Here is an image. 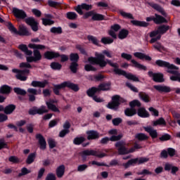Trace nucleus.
I'll use <instances>...</instances> for the list:
<instances>
[{"instance_id": "obj_1", "label": "nucleus", "mask_w": 180, "mask_h": 180, "mask_svg": "<svg viewBox=\"0 0 180 180\" xmlns=\"http://www.w3.org/2000/svg\"><path fill=\"white\" fill-rule=\"evenodd\" d=\"M95 56L96 57H89L87 59L89 64L84 65V70L87 71V72H89V71H96V68L93 65H98L100 68H105L108 64V65L114 68L113 72H115V75H123V77H125L127 79L134 81V82H140V79L136 75L131 73H127L126 71L119 69V65L117 63H113L112 60L109 59L105 60V55L96 53Z\"/></svg>"}, {"instance_id": "obj_2", "label": "nucleus", "mask_w": 180, "mask_h": 180, "mask_svg": "<svg viewBox=\"0 0 180 180\" xmlns=\"http://www.w3.org/2000/svg\"><path fill=\"white\" fill-rule=\"evenodd\" d=\"M153 65H158V67H160L161 68H167V72L168 74H172V76L170 77L171 81L180 82V72L178 71L179 70L178 66L160 59L157 60L155 64H153Z\"/></svg>"}, {"instance_id": "obj_3", "label": "nucleus", "mask_w": 180, "mask_h": 180, "mask_svg": "<svg viewBox=\"0 0 180 180\" xmlns=\"http://www.w3.org/2000/svg\"><path fill=\"white\" fill-rule=\"evenodd\" d=\"M64 88H69V89H72L74 92H78V91H79L78 84H74L70 81H66L59 84H53V92L57 96H60V95H61L60 91L64 89Z\"/></svg>"}, {"instance_id": "obj_4", "label": "nucleus", "mask_w": 180, "mask_h": 180, "mask_svg": "<svg viewBox=\"0 0 180 180\" xmlns=\"http://www.w3.org/2000/svg\"><path fill=\"white\" fill-rule=\"evenodd\" d=\"M6 26L8 27V30L11 32V33L18 34V36H30L32 34L29 32V30H27V27H26L25 25H20L18 30L11 22H6Z\"/></svg>"}, {"instance_id": "obj_5", "label": "nucleus", "mask_w": 180, "mask_h": 180, "mask_svg": "<svg viewBox=\"0 0 180 180\" xmlns=\"http://www.w3.org/2000/svg\"><path fill=\"white\" fill-rule=\"evenodd\" d=\"M120 14L122 18L124 19H132L130 22L134 26H138L139 27H148L150 26V23L146 22V21H140L137 20H134V17L133 16V14L130 13H127L123 11L122 10L120 11Z\"/></svg>"}, {"instance_id": "obj_6", "label": "nucleus", "mask_w": 180, "mask_h": 180, "mask_svg": "<svg viewBox=\"0 0 180 180\" xmlns=\"http://www.w3.org/2000/svg\"><path fill=\"white\" fill-rule=\"evenodd\" d=\"M112 102L108 103L107 108L112 110H117L121 103H126V99L121 98L119 95H115L112 97Z\"/></svg>"}, {"instance_id": "obj_7", "label": "nucleus", "mask_w": 180, "mask_h": 180, "mask_svg": "<svg viewBox=\"0 0 180 180\" xmlns=\"http://www.w3.org/2000/svg\"><path fill=\"white\" fill-rule=\"evenodd\" d=\"M122 58H124V60H127V61H130L132 63V67H134L135 68H138V70H140L141 71H147V66L144 65H141V63H139V62L136 61V60L131 59L133 58V56L131 54L122 53L121 54Z\"/></svg>"}, {"instance_id": "obj_8", "label": "nucleus", "mask_w": 180, "mask_h": 180, "mask_svg": "<svg viewBox=\"0 0 180 180\" xmlns=\"http://www.w3.org/2000/svg\"><path fill=\"white\" fill-rule=\"evenodd\" d=\"M80 155L83 161H86V157H89L90 155H93L94 157H97L98 158H103V157H108V154L106 153L98 154V151L94 150H89V149L82 150L80 153Z\"/></svg>"}, {"instance_id": "obj_9", "label": "nucleus", "mask_w": 180, "mask_h": 180, "mask_svg": "<svg viewBox=\"0 0 180 180\" xmlns=\"http://www.w3.org/2000/svg\"><path fill=\"white\" fill-rule=\"evenodd\" d=\"M154 89L158 91V92H160V94H169V92H172V91H175V93L177 95H180V88H173L171 89V87L165 85H154L153 86Z\"/></svg>"}, {"instance_id": "obj_10", "label": "nucleus", "mask_w": 180, "mask_h": 180, "mask_svg": "<svg viewBox=\"0 0 180 180\" xmlns=\"http://www.w3.org/2000/svg\"><path fill=\"white\" fill-rule=\"evenodd\" d=\"M150 161V159L148 158H136L134 159L129 160L127 163H123V167L124 168L127 169L130 165H136L137 164L138 165H141V164H144L145 162H148Z\"/></svg>"}, {"instance_id": "obj_11", "label": "nucleus", "mask_w": 180, "mask_h": 180, "mask_svg": "<svg viewBox=\"0 0 180 180\" xmlns=\"http://www.w3.org/2000/svg\"><path fill=\"white\" fill-rule=\"evenodd\" d=\"M12 72H14V74H16L15 77L17 79H19V81H27V77L25 75H28V74L30 73V70L28 69H24V70H18V69H13Z\"/></svg>"}, {"instance_id": "obj_12", "label": "nucleus", "mask_w": 180, "mask_h": 180, "mask_svg": "<svg viewBox=\"0 0 180 180\" xmlns=\"http://www.w3.org/2000/svg\"><path fill=\"white\" fill-rule=\"evenodd\" d=\"M115 146L117 148L118 155H126L127 154H130L131 153H134V150L128 149L123 145V142L118 141L115 143Z\"/></svg>"}, {"instance_id": "obj_13", "label": "nucleus", "mask_w": 180, "mask_h": 180, "mask_svg": "<svg viewBox=\"0 0 180 180\" xmlns=\"http://www.w3.org/2000/svg\"><path fill=\"white\" fill-rule=\"evenodd\" d=\"M44 113H49V110H47L45 105H41L39 108L34 106L28 111V114L31 116H34L35 115H44Z\"/></svg>"}, {"instance_id": "obj_14", "label": "nucleus", "mask_w": 180, "mask_h": 180, "mask_svg": "<svg viewBox=\"0 0 180 180\" xmlns=\"http://www.w3.org/2000/svg\"><path fill=\"white\" fill-rule=\"evenodd\" d=\"M148 75L150 78H152L154 82L162 83L165 82L164 79V74L161 72H153V71L148 72Z\"/></svg>"}, {"instance_id": "obj_15", "label": "nucleus", "mask_w": 180, "mask_h": 180, "mask_svg": "<svg viewBox=\"0 0 180 180\" xmlns=\"http://www.w3.org/2000/svg\"><path fill=\"white\" fill-rule=\"evenodd\" d=\"M123 138V134H120L117 136H111L110 137H103L100 140V144H102L103 146H106V144L109 143V141H119L120 140H122Z\"/></svg>"}, {"instance_id": "obj_16", "label": "nucleus", "mask_w": 180, "mask_h": 180, "mask_svg": "<svg viewBox=\"0 0 180 180\" xmlns=\"http://www.w3.org/2000/svg\"><path fill=\"white\" fill-rule=\"evenodd\" d=\"M33 56H34L26 57L27 63H37V61H40V60L42 58L40 51L37 49H34Z\"/></svg>"}, {"instance_id": "obj_17", "label": "nucleus", "mask_w": 180, "mask_h": 180, "mask_svg": "<svg viewBox=\"0 0 180 180\" xmlns=\"http://www.w3.org/2000/svg\"><path fill=\"white\" fill-rule=\"evenodd\" d=\"M25 23L30 26L33 32H37L39 30V22L36 21L34 18L33 17H30L25 19Z\"/></svg>"}, {"instance_id": "obj_18", "label": "nucleus", "mask_w": 180, "mask_h": 180, "mask_svg": "<svg viewBox=\"0 0 180 180\" xmlns=\"http://www.w3.org/2000/svg\"><path fill=\"white\" fill-rule=\"evenodd\" d=\"M92 5L91 4H86V3H83L80 5H78L75 11L79 13V15H84V11H92Z\"/></svg>"}, {"instance_id": "obj_19", "label": "nucleus", "mask_w": 180, "mask_h": 180, "mask_svg": "<svg viewBox=\"0 0 180 180\" xmlns=\"http://www.w3.org/2000/svg\"><path fill=\"white\" fill-rule=\"evenodd\" d=\"M86 134H87V140H99L103 136L96 130L86 131Z\"/></svg>"}, {"instance_id": "obj_20", "label": "nucleus", "mask_w": 180, "mask_h": 180, "mask_svg": "<svg viewBox=\"0 0 180 180\" xmlns=\"http://www.w3.org/2000/svg\"><path fill=\"white\" fill-rule=\"evenodd\" d=\"M13 14L16 19H26V18H27V14H26V12L18 8H13Z\"/></svg>"}, {"instance_id": "obj_21", "label": "nucleus", "mask_w": 180, "mask_h": 180, "mask_svg": "<svg viewBox=\"0 0 180 180\" xmlns=\"http://www.w3.org/2000/svg\"><path fill=\"white\" fill-rule=\"evenodd\" d=\"M35 139L38 140L40 150H46L47 147V142L46 141L44 136H43L41 134H37Z\"/></svg>"}, {"instance_id": "obj_22", "label": "nucleus", "mask_w": 180, "mask_h": 180, "mask_svg": "<svg viewBox=\"0 0 180 180\" xmlns=\"http://www.w3.org/2000/svg\"><path fill=\"white\" fill-rule=\"evenodd\" d=\"M148 5H149V6H151V8H153L160 13H161V15H162L164 18H167V16H168V15L165 13V11L164 10V8H162V7H161V6L153 2H148Z\"/></svg>"}, {"instance_id": "obj_23", "label": "nucleus", "mask_w": 180, "mask_h": 180, "mask_svg": "<svg viewBox=\"0 0 180 180\" xmlns=\"http://www.w3.org/2000/svg\"><path fill=\"white\" fill-rule=\"evenodd\" d=\"M143 129L145 131H146V133H148L149 136L153 140L158 137V132H157L156 129H154L153 127H144Z\"/></svg>"}, {"instance_id": "obj_24", "label": "nucleus", "mask_w": 180, "mask_h": 180, "mask_svg": "<svg viewBox=\"0 0 180 180\" xmlns=\"http://www.w3.org/2000/svg\"><path fill=\"white\" fill-rule=\"evenodd\" d=\"M49 85V80L44 79L43 82L40 81H32L31 86L34 88H46V86Z\"/></svg>"}, {"instance_id": "obj_25", "label": "nucleus", "mask_w": 180, "mask_h": 180, "mask_svg": "<svg viewBox=\"0 0 180 180\" xmlns=\"http://www.w3.org/2000/svg\"><path fill=\"white\" fill-rule=\"evenodd\" d=\"M136 115H138L139 117H142V119H146L150 116V113L144 107L139 108L136 111Z\"/></svg>"}, {"instance_id": "obj_26", "label": "nucleus", "mask_w": 180, "mask_h": 180, "mask_svg": "<svg viewBox=\"0 0 180 180\" xmlns=\"http://www.w3.org/2000/svg\"><path fill=\"white\" fill-rule=\"evenodd\" d=\"M44 57L46 60H53V58H58V57H60V53L47 51L44 53Z\"/></svg>"}, {"instance_id": "obj_27", "label": "nucleus", "mask_w": 180, "mask_h": 180, "mask_svg": "<svg viewBox=\"0 0 180 180\" xmlns=\"http://www.w3.org/2000/svg\"><path fill=\"white\" fill-rule=\"evenodd\" d=\"M134 56V57H136V58H139V60H146V61H151L153 60L151 56L146 55L141 52H135Z\"/></svg>"}, {"instance_id": "obj_28", "label": "nucleus", "mask_w": 180, "mask_h": 180, "mask_svg": "<svg viewBox=\"0 0 180 180\" xmlns=\"http://www.w3.org/2000/svg\"><path fill=\"white\" fill-rule=\"evenodd\" d=\"M155 25H162V23H168V20H167L163 16L157 13L155 14Z\"/></svg>"}, {"instance_id": "obj_29", "label": "nucleus", "mask_w": 180, "mask_h": 180, "mask_svg": "<svg viewBox=\"0 0 180 180\" xmlns=\"http://www.w3.org/2000/svg\"><path fill=\"white\" fill-rule=\"evenodd\" d=\"M12 92V87L7 84H4L0 87V94L3 95H9Z\"/></svg>"}, {"instance_id": "obj_30", "label": "nucleus", "mask_w": 180, "mask_h": 180, "mask_svg": "<svg viewBox=\"0 0 180 180\" xmlns=\"http://www.w3.org/2000/svg\"><path fill=\"white\" fill-rule=\"evenodd\" d=\"M16 109V105L14 104H8L4 108L5 115H12Z\"/></svg>"}, {"instance_id": "obj_31", "label": "nucleus", "mask_w": 180, "mask_h": 180, "mask_svg": "<svg viewBox=\"0 0 180 180\" xmlns=\"http://www.w3.org/2000/svg\"><path fill=\"white\" fill-rule=\"evenodd\" d=\"M124 115H125V116H127L128 117H132V116L137 115V110H136V108H133L131 107L127 108L124 110Z\"/></svg>"}, {"instance_id": "obj_32", "label": "nucleus", "mask_w": 180, "mask_h": 180, "mask_svg": "<svg viewBox=\"0 0 180 180\" xmlns=\"http://www.w3.org/2000/svg\"><path fill=\"white\" fill-rule=\"evenodd\" d=\"M64 174H65V166L64 165H61L56 169V176L58 178H63V176H64Z\"/></svg>"}, {"instance_id": "obj_33", "label": "nucleus", "mask_w": 180, "mask_h": 180, "mask_svg": "<svg viewBox=\"0 0 180 180\" xmlns=\"http://www.w3.org/2000/svg\"><path fill=\"white\" fill-rule=\"evenodd\" d=\"M112 84L110 82L108 83H101L98 85V91L101 92V91H110V86Z\"/></svg>"}, {"instance_id": "obj_34", "label": "nucleus", "mask_w": 180, "mask_h": 180, "mask_svg": "<svg viewBox=\"0 0 180 180\" xmlns=\"http://www.w3.org/2000/svg\"><path fill=\"white\" fill-rule=\"evenodd\" d=\"M158 30L159 32V35L162 36V34H165L169 30V25H162L158 27Z\"/></svg>"}, {"instance_id": "obj_35", "label": "nucleus", "mask_w": 180, "mask_h": 180, "mask_svg": "<svg viewBox=\"0 0 180 180\" xmlns=\"http://www.w3.org/2000/svg\"><path fill=\"white\" fill-rule=\"evenodd\" d=\"M36 152L30 153L25 160L26 164H27L28 165H30V164H33L34 162V160H36Z\"/></svg>"}, {"instance_id": "obj_36", "label": "nucleus", "mask_w": 180, "mask_h": 180, "mask_svg": "<svg viewBox=\"0 0 180 180\" xmlns=\"http://www.w3.org/2000/svg\"><path fill=\"white\" fill-rule=\"evenodd\" d=\"M129 36V30L126 29H122L118 33V39L120 40H124Z\"/></svg>"}, {"instance_id": "obj_37", "label": "nucleus", "mask_w": 180, "mask_h": 180, "mask_svg": "<svg viewBox=\"0 0 180 180\" xmlns=\"http://www.w3.org/2000/svg\"><path fill=\"white\" fill-rule=\"evenodd\" d=\"M96 92H100V91H99L98 87H95V86H93L86 91V94L88 96H89L90 98H94Z\"/></svg>"}, {"instance_id": "obj_38", "label": "nucleus", "mask_w": 180, "mask_h": 180, "mask_svg": "<svg viewBox=\"0 0 180 180\" xmlns=\"http://www.w3.org/2000/svg\"><path fill=\"white\" fill-rule=\"evenodd\" d=\"M135 139L139 141H146V140H148L149 137L144 133H138L135 135Z\"/></svg>"}, {"instance_id": "obj_39", "label": "nucleus", "mask_w": 180, "mask_h": 180, "mask_svg": "<svg viewBox=\"0 0 180 180\" xmlns=\"http://www.w3.org/2000/svg\"><path fill=\"white\" fill-rule=\"evenodd\" d=\"M46 105L50 110H52V112H58L60 113V110L56 106V105L53 104L51 101H46Z\"/></svg>"}, {"instance_id": "obj_40", "label": "nucleus", "mask_w": 180, "mask_h": 180, "mask_svg": "<svg viewBox=\"0 0 180 180\" xmlns=\"http://www.w3.org/2000/svg\"><path fill=\"white\" fill-rule=\"evenodd\" d=\"M46 105L50 110H52V112H58L60 113V110L56 106V105L53 104L51 101H46Z\"/></svg>"}, {"instance_id": "obj_41", "label": "nucleus", "mask_w": 180, "mask_h": 180, "mask_svg": "<svg viewBox=\"0 0 180 180\" xmlns=\"http://www.w3.org/2000/svg\"><path fill=\"white\" fill-rule=\"evenodd\" d=\"M153 126H167V122L163 117H160L158 120L153 121Z\"/></svg>"}, {"instance_id": "obj_42", "label": "nucleus", "mask_w": 180, "mask_h": 180, "mask_svg": "<svg viewBox=\"0 0 180 180\" xmlns=\"http://www.w3.org/2000/svg\"><path fill=\"white\" fill-rule=\"evenodd\" d=\"M139 96L141 101L145 102V103H148V102H150V96L148 94H146L144 92H139Z\"/></svg>"}, {"instance_id": "obj_43", "label": "nucleus", "mask_w": 180, "mask_h": 180, "mask_svg": "<svg viewBox=\"0 0 180 180\" xmlns=\"http://www.w3.org/2000/svg\"><path fill=\"white\" fill-rule=\"evenodd\" d=\"M91 20L94 21H101L105 20V15L96 13H94L93 16L91 17Z\"/></svg>"}, {"instance_id": "obj_44", "label": "nucleus", "mask_w": 180, "mask_h": 180, "mask_svg": "<svg viewBox=\"0 0 180 180\" xmlns=\"http://www.w3.org/2000/svg\"><path fill=\"white\" fill-rule=\"evenodd\" d=\"M85 140H86V139H85V137L84 136H77L74 139L73 144H75V146H81V144H82V143H84Z\"/></svg>"}, {"instance_id": "obj_45", "label": "nucleus", "mask_w": 180, "mask_h": 180, "mask_svg": "<svg viewBox=\"0 0 180 180\" xmlns=\"http://www.w3.org/2000/svg\"><path fill=\"white\" fill-rule=\"evenodd\" d=\"M113 41H115V40L112 38H110V37H103L101 38V43H102L103 44H112V43H113Z\"/></svg>"}, {"instance_id": "obj_46", "label": "nucleus", "mask_w": 180, "mask_h": 180, "mask_svg": "<svg viewBox=\"0 0 180 180\" xmlns=\"http://www.w3.org/2000/svg\"><path fill=\"white\" fill-rule=\"evenodd\" d=\"M78 62H71L70 65V70L73 74H77L78 71Z\"/></svg>"}, {"instance_id": "obj_47", "label": "nucleus", "mask_w": 180, "mask_h": 180, "mask_svg": "<svg viewBox=\"0 0 180 180\" xmlns=\"http://www.w3.org/2000/svg\"><path fill=\"white\" fill-rule=\"evenodd\" d=\"M30 49H33L34 50H44L46 46L41 44H30L28 45Z\"/></svg>"}, {"instance_id": "obj_48", "label": "nucleus", "mask_w": 180, "mask_h": 180, "mask_svg": "<svg viewBox=\"0 0 180 180\" xmlns=\"http://www.w3.org/2000/svg\"><path fill=\"white\" fill-rule=\"evenodd\" d=\"M66 18L69 20H75L78 18V15L75 12L70 11L66 13Z\"/></svg>"}, {"instance_id": "obj_49", "label": "nucleus", "mask_w": 180, "mask_h": 180, "mask_svg": "<svg viewBox=\"0 0 180 180\" xmlns=\"http://www.w3.org/2000/svg\"><path fill=\"white\" fill-rule=\"evenodd\" d=\"M13 91L15 94L17 95H21V96H25L27 94L26 90L21 89L20 87H14Z\"/></svg>"}, {"instance_id": "obj_50", "label": "nucleus", "mask_w": 180, "mask_h": 180, "mask_svg": "<svg viewBox=\"0 0 180 180\" xmlns=\"http://www.w3.org/2000/svg\"><path fill=\"white\" fill-rule=\"evenodd\" d=\"M70 60L72 63H78L79 61V55L78 53H71L70 54Z\"/></svg>"}, {"instance_id": "obj_51", "label": "nucleus", "mask_w": 180, "mask_h": 180, "mask_svg": "<svg viewBox=\"0 0 180 180\" xmlns=\"http://www.w3.org/2000/svg\"><path fill=\"white\" fill-rule=\"evenodd\" d=\"M153 47L155 50L159 51L160 53H162V51H165V47L161 44L160 42H156L153 44Z\"/></svg>"}, {"instance_id": "obj_52", "label": "nucleus", "mask_w": 180, "mask_h": 180, "mask_svg": "<svg viewBox=\"0 0 180 180\" xmlns=\"http://www.w3.org/2000/svg\"><path fill=\"white\" fill-rule=\"evenodd\" d=\"M50 32L53 34H61L63 33V28L61 27H53L51 28Z\"/></svg>"}, {"instance_id": "obj_53", "label": "nucleus", "mask_w": 180, "mask_h": 180, "mask_svg": "<svg viewBox=\"0 0 180 180\" xmlns=\"http://www.w3.org/2000/svg\"><path fill=\"white\" fill-rule=\"evenodd\" d=\"M87 40H89V41H91V43L95 46H99V40H98L96 37H94L92 35H88Z\"/></svg>"}, {"instance_id": "obj_54", "label": "nucleus", "mask_w": 180, "mask_h": 180, "mask_svg": "<svg viewBox=\"0 0 180 180\" xmlns=\"http://www.w3.org/2000/svg\"><path fill=\"white\" fill-rule=\"evenodd\" d=\"M129 106L133 109H134L136 106H137V108H141V103L139 100H134L129 103Z\"/></svg>"}, {"instance_id": "obj_55", "label": "nucleus", "mask_w": 180, "mask_h": 180, "mask_svg": "<svg viewBox=\"0 0 180 180\" xmlns=\"http://www.w3.org/2000/svg\"><path fill=\"white\" fill-rule=\"evenodd\" d=\"M48 144L51 150H52L53 148H55V147L57 146V142L53 138H49L48 139Z\"/></svg>"}, {"instance_id": "obj_56", "label": "nucleus", "mask_w": 180, "mask_h": 180, "mask_svg": "<svg viewBox=\"0 0 180 180\" xmlns=\"http://www.w3.org/2000/svg\"><path fill=\"white\" fill-rule=\"evenodd\" d=\"M42 25L44 26H51V25H54V20L49 18H42Z\"/></svg>"}, {"instance_id": "obj_57", "label": "nucleus", "mask_w": 180, "mask_h": 180, "mask_svg": "<svg viewBox=\"0 0 180 180\" xmlns=\"http://www.w3.org/2000/svg\"><path fill=\"white\" fill-rule=\"evenodd\" d=\"M27 174H30V170L27 169L26 167H22L21 169V172L18 174V178H20L25 175H27Z\"/></svg>"}, {"instance_id": "obj_58", "label": "nucleus", "mask_w": 180, "mask_h": 180, "mask_svg": "<svg viewBox=\"0 0 180 180\" xmlns=\"http://www.w3.org/2000/svg\"><path fill=\"white\" fill-rule=\"evenodd\" d=\"M76 49L81 53V54H83V56H88V53H86V51H85V48H84L82 45H76Z\"/></svg>"}, {"instance_id": "obj_59", "label": "nucleus", "mask_w": 180, "mask_h": 180, "mask_svg": "<svg viewBox=\"0 0 180 180\" xmlns=\"http://www.w3.org/2000/svg\"><path fill=\"white\" fill-rule=\"evenodd\" d=\"M63 67V65H61V64H60L59 63L57 62H53L51 63V68H52V70H60L61 68Z\"/></svg>"}, {"instance_id": "obj_60", "label": "nucleus", "mask_w": 180, "mask_h": 180, "mask_svg": "<svg viewBox=\"0 0 180 180\" xmlns=\"http://www.w3.org/2000/svg\"><path fill=\"white\" fill-rule=\"evenodd\" d=\"M167 150L169 157H174V155L176 154V150L173 148H168Z\"/></svg>"}, {"instance_id": "obj_61", "label": "nucleus", "mask_w": 180, "mask_h": 180, "mask_svg": "<svg viewBox=\"0 0 180 180\" xmlns=\"http://www.w3.org/2000/svg\"><path fill=\"white\" fill-rule=\"evenodd\" d=\"M148 110L151 112L152 116L158 117L160 115L158 110L154 108L153 107H150Z\"/></svg>"}, {"instance_id": "obj_62", "label": "nucleus", "mask_w": 180, "mask_h": 180, "mask_svg": "<svg viewBox=\"0 0 180 180\" xmlns=\"http://www.w3.org/2000/svg\"><path fill=\"white\" fill-rule=\"evenodd\" d=\"M171 139V135L169 134H165L159 138L160 141H168Z\"/></svg>"}, {"instance_id": "obj_63", "label": "nucleus", "mask_w": 180, "mask_h": 180, "mask_svg": "<svg viewBox=\"0 0 180 180\" xmlns=\"http://www.w3.org/2000/svg\"><path fill=\"white\" fill-rule=\"evenodd\" d=\"M113 126H119L120 123L123 122V120L120 117L114 118L112 120Z\"/></svg>"}, {"instance_id": "obj_64", "label": "nucleus", "mask_w": 180, "mask_h": 180, "mask_svg": "<svg viewBox=\"0 0 180 180\" xmlns=\"http://www.w3.org/2000/svg\"><path fill=\"white\" fill-rule=\"evenodd\" d=\"M56 175L53 173H49L47 175H46V177L45 179V180H56Z\"/></svg>"}]
</instances>
